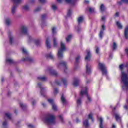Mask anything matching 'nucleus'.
I'll return each mask as SVG.
<instances>
[{"mask_svg":"<svg viewBox=\"0 0 128 128\" xmlns=\"http://www.w3.org/2000/svg\"><path fill=\"white\" fill-rule=\"evenodd\" d=\"M127 68L126 72H121V80L123 83V86H122V88L125 92L128 91V66Z\"/></svg>","mask_w":128,"mask_h":128,"instance_id":"1","label":"nucleus"},{"mask_svg":"<svg viewBox=\"0 0 128 128\" xmlns=\"http://www.w3.org/2000/svg\"><path fill=\"white\" fill-rule=\"evenodd\" d=\"M42 120L48 124H54L56 122V116L52 114H48L43 118Z\"/></svg>","mask_w":128,"mask_h":128,"instance_id":"2","label":"nucleus"},{"mask_svg":"<svg viewBox=\"0 0 128 128\" xmlns=\"http://www.w3.org/2000/svg\"><path fill=\"white\" fill-rule=\"evenodd\" d=\"M66 50V44L62 41L60 42V48L58 50V57L59 58H64V52Z\"/></svg>","mask_w":128,"mask_h":128,"instance_id":"3","label":"nucleus"},{"mask_svg":"<svg viewBox=\"0 0 128 128\" xmlns=\"http://www.w3.org/2000/svg\"><path fill=\"white\" fill-rule=\"evenodd\" d=\"M88 88L86 87L84 88L81 90L80 92V96H87L88 100L86 102V104H88V102H92V98H90V96L88 94Z\"/></svg>","mask_w":128,"mask_h":128,"instance_id":"4","label":"nucleus"},{"mask_svg":"<svg viewBox=\"0 0 128 128\" xmlns=\"http://www.w3.org/2000/svg\"><path fill=\"white\" fill-rule=\"evenodd\" d=\"M98 68L101 70L102 76H104L106 78L108 77V70L104 64L100 62L98 64Z\"/></svg>","mask_w":128,"mask_h":128,"instance_id":"5","label":"nucleus"},{"mask_svg":"<svg viewBox=\"0 0 128 128\" xmlns=\"http://www.w3.org/2000/svg\"><path fill=\"white\" fill-rule=\"evenodd\" d=\"M52 34H53V46L54 48H56L58 46V38L55 36L56 34V28L52 27Z\"/></svg>","mask_w":128,"mask_h":128,"instance_id":"6","label":"nucleus"},{"mask_svg":"<svg viewBox=\"0 0 128 128\" xmlns=\"http://www.w3.org/2000/svg\"><path fill=\"white\" fill-rule=\"evenodd\" d=\"M38 86L40 88V93L41 96H46V88L44 87V86H42V84L40 83H38Z\"/></svg>","mask_w":128,"mask_h":128,"instance_id":"7","label":"nucleus"},{"mask_svg":"<svg viewBox=\"0 0 128 128\" xmlns=\"http://www.w3.org/2000/svg\"><path fill=\"white\" fill-rule=\"evenodd\" d=\"M48 104H52V109L54 110L55 112H56L58 110V106H56V103H54V101L52 99H48Z\"/></svg>","mask_w":128,"mask_h":128,"instance_id":"8","label":"nucleus"},{"mask_svg":"<svg viewBox=\"0 0 128 128\" xmlns=\"http://www.w3.org/2000/svg\"><path fill=\"white\" fill-rule=\"evenodd\" d=\"M58 68H62V66L64 68V71H66V70L68 68V66H66V62L64 61L60 62L58 64Z\"/></svg>","mask_w":128,"mask_h":128,"instance_id":"9","label":"nucleus"},{"mask_svg":"<svg viewBox=\"0 0 128 128\" xmlns=\"http://www.w3.org/2000/svg\"><path fill=\"white\" fill-rule=\"evenodd\" d=\"M46 72H48V74H52V76H56V74H58V72L52 70V68H48L46 70Z\"/></svg>","mask_w":128,"mask_h":128,"instance_id":"10","label":"nucleus"},{"mask_svg":"<svg viewBox=\"0 0 128 128\" xmlns=\"http://www.w3.org/2000/svg\"><path fill=\"white\" fill-rule=\"evenodd\" d=\"M86 73L88 74H92V66L88 64H86Z\"/></svg>","mask_w":128,"mask_h":128,"instance_id":"11","label":"nucleus"},{"mask_svg":"<svg viewBox=\"0 0 128 128\" xmlns=\"http://www.w3.org/2000/svg\"><path fill=\"white\" fill-rule=\"evenodd\" d=\"M8 38L10 44H12L14 42V34L12 33H10L8 34Z\"/></svg>","mask_w":128,"mask_h":128,"instance_id":"12","label":"nucleus"},{"mask_svg":"<svg viewBox=\"0 0 128 128\" xmlns=\"http://www.w3.org/2000/svg\"><path fill=\"white\" fill-rule=\"evenodd\" d=\"M46 44L48 48H50L52 45H50V38L47 37L46 40Z\"/></svg>","mask_w":128,"mask_h":128,"instance_id":"13","label":"nucleus"},{"mask_svg":"<svg viewBox=\"0 0 128 128\" xmlns=\"http://www.w3.org/2000/svg\"><path fill=\"white\" fill-rule=\"evenodd\" d=\"M20 32L24 34H28V28L26 26H22L21 27Z\"/></svg>","mask_w":128,"mask_h":128,"instance_id":"14","label":"nucleus"},{"mask_svg":"<svg viewBox=\"0 0 128 128\" xmlns=\"http://www.w3.org/2000/svg\"><path fill=\"white\" fill-rule=\"evenodd\" d=\"M106 30V26L104 24L102 26V30L100 31L99 36L100 38H102V36H104V30Z\"/></svg>","mask_w":128,"mask_h":128,"instance_id":"15","label":"nucleus"},{"mask_svg":"<svg viewBox=\"0 0 128 128\" xmlns=\"http://www.w3.org/2000/svg\"><path fill=\"white\" fill-rule=\"evenodd\" d=\"M78 84H80V79L78 78H74L72 82L74 86H78Z\"/></svg>","mask_w":128,"mask_h":128,"instance_id":"16","label":"nucleus"},{"mask_svg":"<svg viewBox=\"0 0 128 128\" xmlns=\"http://www.w3.org/2000/svg\"><path fill=\"white\" fill-rule=\"evenodd\" d=\"M127 66H128V62L126 64H120L119 66V68L122 72H123L122 70H124V68H127Z\"/></svg>","mask_w":128,"mask_h":128,"instance_id":"17","label":"nucleus"},{"mask_svg":"<svg viewBox=\"0 0 128 128\" xmlns=\"http://www.w3.org/2000/svg\"><path fill=\"white\" fill-rule=\"evenodd\" d=\"M85 60L87 62L90 60V50L86 51V55L85 57Z\"/></svg>","mask_w":128,"mask_h":128,"instance_id":"18","label":"nucleus"},{"mask_svg":"<svg viewBox=\"0 0 128 128\" xmlns=\"http://www.w3.org/2000/svg\"><path fill=\"white\" fill-rule=\"evenodd\" d=\"M83 125L86 128H88L90 126V124L88 123V120L84 119L83 121Z\"/></svg>","mask_w":128,"mask_h":128,"instance_id":"19","label":"nucleus"},{"mask_svg":"<svg viewBox=\"0 0 128 128\" xmlns=\"http://www.w3.org/2000/svg\"><path fill=\"white\" fill-rule=\"evenodd\" d=\"M32 60H34L30 56H28L27 58H24L22 59V62H32Z\"/></svg>","mask_w":128,"mask_h":128,"instance_id":"20","label":"nucleus"},{"mask_svg":"<svg viewBox=\"0 0 128 128\" xmlns=\"http://www.w3.org/2000/svg\"><path fill=\"white\" fill-rule=\"evenodd\" d=\"M115 118H116V122H120V120H122V117L120 116V114L118 113L115 114Z\"/></svg>","mask_w":128,"mask_h":128,"instance_id":"21","label":"nucleus"},{"mask_svg":"<svg viewBox=\"0 0 128 128\" xmlns=\"http://www.w3.org/2000/svg\"><path fill=\"white\" fill-rule=\"evenodd\" d=\"M6 62L7 64H14V60L10 58H6Z\"/></svg>","mask_w":128,"mask_h":128,"instance_id":"22","label":"nucleus"},{"mask_svg":"<svg viewBox=\"0 0 128 128\" xmlns=\"http://www.w3.org/2000/svg\"><path fill=\"white\" fill-rule=\"evenodd\" d=\"M67 4H74L76 2V0H65Z\"/></svg>","mask_w":128,"mask_h":128,"instance_id":"23","label":"nucleus"},{"mask_svg":"<svg viewBox=\"0 0 128 128\" xmlns=\"http://www.w3.org/2000/svg\"><path fill=\"white\" fill-rule=\"evenodd\" d=\"M38 80H41L42 82H44L46 80V78L44 76H39L38 77Z\"/></svg>","mask_w":128,"mask_h":128,"instance_id":"24","label":"nucleus"},{"mask_svg":"<svg viewBox=\"0 0 128 128\" xmlns=\"http://www.w3.org/2000/svg\"><path fill=\"white\" fill-rule=\"evenodd\" d=\"M116 48H118V45L116 42H114L112 45V50H116Z\"/></svg>","mask_w":128,"mask_h":128,"instance_id":"25","label":"nucleus"},{"mask_svg":"<svg viewBox=\"0 0 128 128\" xmlns=\"http://www.w3.org/2000/svg\"><path fill=\"white\" fill-rule=\"evenodd\" d=\"M22 10H25L26 12H28V10H30V6L28 5H24L22 7Z\"/></svg>","mask_w":128,"mask_h":128,"instance_id":"26","label":"nucleus"},{"mask_svg":"<svg viewBox=\"0 0 128 128\" xmlns=\"http://www.w3.org/2000/svg\"><path fill=\"white\" fill-rule=\"evenodd\" d=\"M78 24H82V22H84V16H80L78 18Z\"/></svg>","mask_w":128,"mask_h":128,"instance_id":"27","label":"nucleus"},{"mask_svg":"<svg viewBox=\"0 0 128 128\" xmlns=\"http://www.w3.org/2000/svg\"><path fill=\"white\" fill-rule=\"evenodd\" d=\"M98 120L100 122V128H104V126H102V122H103L102 118V117H100L99 118H98Z\"/></svg>","mask_w":128,"mask_h":128,"instance_id":"28","label":"nucleus"},{"mask_svg":"<svg viewBox=\"0 0 128 128\" xmlns=\"http://www.w3.org/2000/svg\"><path fill=\"white\" fill-rule=\"evenodd\" d=\"M61 100L64 104H66V98H64V94L62 95Z\"/></svg>","mask_w":128,"mask_h":128,"instance_id":"29","label":"nucleus"},{"mask_svg":"<svg viewBox=\"0 0 128 128\" xmlns=\"http://www.w3.org/2000/svg\"><path fill=\"white\" fill-rule=\"evenodd\" d=\"M22 52L24 54H26L27 56H28V50H26V48L22 47Z\"/></svg>","mask_w":128,"mask_h":128,"instance_id":"30","label":"nucleus"},{"mask_svg":"<svg viewBox=\"0 0 128 128\" xmlns=\"http://www.w3.org/2000/svg\"><path fill=\"white\" fill-rule=\"evenodd\" d=\"M2 128H8V121L5 120L2 122Z\"/></svg>","mask_w":128,"mask_h":128,"instance_id":"31","label":"nucleus"},{"mask_svg":"<svg viewBox=\"0 0 128 128\" xmlns=\"http://www.w3.org/2000/svg\"><path fill=\"white\" fill-rule=\"evenodd\" d=\"M16 6L14 5L12 7V14H16Z\"/></svg>","mask_w":128,"mask_h":128,"instance_id":"32","label":"nucleus"},{"mask_svg":"<svg viewBox=\"0 0 128 128\" xmlns=\"http://www.w3.org/2000/svg\"><path fill=\"white\" fill-rule=\"evenodd\" d=\"M5 22L7 26H10V18H6Z\"/></svg>","mask_w":128,"mask_h":128,"instance_id":"33","label":"nucleus"},{"mask_svg":"<svg viewBox=\"0 0 128 128\" xmlns=\"http://www.w3.org/2000/svg\"><path fill=\"white\" fill-rule=\"evenodd\" d=\"M20 108H22V110H26V105L24 104L22 102H20Z\"/></svg>","mask_w":128,"mask_h":128,"instance_id":"34","label":"nucleus"},{"mask_svg":"<svg viewBox=\"0 0 128 128\" xmlns=\"http://www.w3.org/2000/svg\"><path fill=\"white\" fill-rule=\"evenodd\" d=\"M5 116L7 118H8V120H11L12 115L10 114L8 112L6 113Z\"/></svg>","mask_w":128,"mask_h":128,"instance_id":"35","label":"nucleus"},{"mask_svg":"<svg viewBox=\"0 0 128 128\" xmlns=\"http://www.w3.org/2000/svg\"><path fill=\"white\" fill-rule=\"evenodd\" d=\"M12 2L15 4H20L22 0H12Z\"/></svg>","mask_w":128,"mask_h":128,"instance_id":"36","label":"nucleus"},{"mask_svg":"<svg viewBox=\"0 0 128 128\" xmlns=\"http://www.w3.org/2000/svg\"><path fill=\"white\" fill-rule=\"evenodd\" d=\"M92 116H94V114H92V113H90L88 115V118L92 120V122H94V118H92Z\"/></svg>","mask_w":128,"mask_h":128,"instance_id":"37","label":"nucleus"},{"mask_svg":"<svg viewBox=\"0 0 128 128\" xmlns=\"http://www.w3.org/2000/svg\"><path fill=\"white\" fill-rule=\"evenodd\" d=\"M46 56L48 58H54V55H52V53L46 54Z\"/></svg>","mask_w":128,"mask_h":128,"instance_id":"38","label":"nucleus"},{"mask_svg":"<svg viewBox=\"0 0 128 128\" xmlns=\"http://www.w3.org/2000/svg\"><path fill=\"white\" fill-rule=\"evenodd\" d=\"M116 26H118V28H122V24H120V22H116Z\"/></svg>","mask_w":128,"mask_h":128,"instance_id":"39","label":"nucleus"},{"mask_svg":"<svg viewBox=\"0 0 128 128\" xmlns=\"http://www.w3.org/2000/svg\"><path fill=\"white\" fill-rule=\"evenodd\" d=\"M70 40H72V35H69L66 38V42H70Z\"/></svg>","mask_w":128,"mask_h":128,"instance_id":"40","label":"nucleus"},{"mask_svg":"<svg viewBox=\"0 0 128 128\" xmlns=\"http://www.w3.org/2000/svg\"><path fill=\"white\" fill-rule=\"evenodd\" d=\"M100 10L101 12H104V10H106V8H104V4H102L100 6Z\"/></svg>","mask_w":128,"mask_h":128,"instance_id":"41","label":"nucleus"},{"mask_svg":"<svg viewBox=\"0 0 128 128\" xmlns=\"http://www.w3.org/2000/svg\"><path fill=\"white\" fill-rule=\"evenodd\" d=\"M122 2H124L125 4H128V0H121V2H118V4H122Z\"/></svg>","mask_w":128,"mask_h":128,"instance_id":"42","label":"nucleus"},{"mask_svg":"<svg viewBox=\"0 0 128 128\" xmlns=\"http://www.w3.org/2000/svg\"><path fill=\"white\" fill-rule=\"evenodd\" d=\"M76 102H77L78 106H80V104H82V98H78Z\"/></svg>","mask_w":128,"mask_h":128,"instance_id":"43","label":"nucleus"},{"mask_svg":"<svg viewBox=\"0 0 128 128\" xmlns=\"http://www.w3.org/2000/svg\"><path fill=\"white\" fill-rule=\"evenodd\" d=\"M40 40H35V44H36V46H38L40 45Z\"/></svg>","mask_w":128,"mask_h":128,"instance_id":"44","label":"nucleus"},{"mask_svg":"<svg viewBox=\"0 0 128 128\" xmlns=\"http://www.w3.org/2000/svg\"><path fill=\"white\" fill-rule=\"evenodd\" d=\"M88 10L90 12H94V8H88Z\"/></svg>","mask_w":128,"mask_h":128,"instance_id":"45","label":"nucleus"},{"mask_svg":"<svg viewBox=\"0 0 128 128\" xmlns=\"http://www.w3.org/2000/svg\"><path fill=\"white\" fill-rule=\"evenodd\" d=\"M72 10L70 9L68 10V14H67V16H70L72 15Z\"/></svg>","mask_w":128,"mask_h":128,"instance_id":"46","label":"nucleus"},{"mask_svg":"<svg viewBox=\"0 0 128 128\" xmlns=\"http://www.w3.org/2000/svg\"><path fill=\"white\" fill-rule=\"evenodd\" d=\"M126 102L127 104V105L124 106V108H125V110H128V98L126 100Z\"/></svg>","mask_w":128,"mask_h":128,"instance_id":"47","label":"nucleus"},{"mask_svg":"<svg viewBox=\"0 0 128 128\" xmlns=\"http://www.w3.org/2000/svg\"><path fill=\"white\" fill-rule=\"evenodd\" d=\"M95 48H96V54H98V52H100V48H98V47L96 46L95 47Z\"/></svg>","mask_w":128,"mask_h":128,"instance_id":"48","label":"nucleus"},{"mask_svg":"<svg viewBox=\"0 0 128 128\" xmlns=\"http://www.w3.org/2000/svg\"><path fill=\"white\" fill-rule=\"evenodd\" d=\"M120 103H118L116 104V106L114 108V110H116V108H120Z\"/></svg>","mask_w":128,"mask_h":128,"instance_id":"49","label":"nucleus"},{"mask_svg":"<svg viewBox=\"0 0 128 128\" xmlns=\"http://www.w3.org/2000/svg\"><path fill=\"white\" fill-rule=\"evenodd\" d=\"M62 82L64 86H66V79H62Z\"/></svg>","mask_w":128,"mask_h":128,"instance_id":"50","label":"nucleus"},{"mask_svg":"<svg viewBox=\"0 0 128 128\" xmlns=\"http://www.w3.org/2000/svg\"><path fill=\"white\" fill-rule=\"evenodd\" d=\"M75 29L78 32H80V28L79 26H76L75 27Z\"/></svg>","mask_w":128,"mask_h":128,"instance_id":"51","label":"nucleus"},{"mask_svg":"<svg viewBox=\"0 0 128 128\" xmlns=\"http://www.w3.org/2000/svg\"><path fill=\"white\" fill-rule=\"evenodd\" d=\"M58 92V90L57 88L54 89V94H56Z\"/></svg>","mask_w":128,"mask_h":128,"instance_id":"52","label":"nucleus"},{"mask_svg":"<svg viewBox=\"0 0 128 128\" xmlns=\"http://www.w3.org/2000/svg\"><path fill=\"white\" fill-rule=\"evenodd\" d=\"M40 10H42V8H40V7H38L36 8L35 12H40Z\"/></svg>","mask_w":128,"mask_h":128,"instance_id":"53","label":"nucleus"},{"mask_svg":"<svg viewBox=\"0 0 128 128\" xmlns=\"http://www.w3.org/2000/svg\"><path fill=\"white\" fill-rule=\"evenodd\" d=\"M46 18V14H44L42 16V20H44V18Z\"/></svg>","mask_w":128,"mask_h":128,"instance_id":"54","label":"nucleus"},{"mask_svg":"<svg viewBox=\"0 0 128 128\" xmlns=\"http://www.w3.org/2000/svg\"><path fill=\"white\" fill-rule=\"evenodd\" d=\"M56 83L58 86H60V84H62V82H60V80H56Z\"/></svg>","mask_w":128,"mask_h":128,"instance_id":"55","label":"nucleus"},{"mask_svg":"<svg viewBox=\"0 0 128 128\" xmlns=\"http://www.w3.org/2000/svg\"><path fill=\"white\" fill-rule=\"evenodd\" d=\"M41 4H44L46 2V0H39Z\"/></svg>","mask_w":128,"mask_h":128,"instance_id":"56","label":"nucleus"},{"mask_svg":"<svg viewBox=\"0 0 128 128\" xmlns=\"http://www.w3.org/2000/svg\"><path fill=\"white\" fill-rule=\"evenodd\" d=\"M52 8L54 10H56V5H54V4H52Z\"/></svg>","mask_w":128,"mask_h":128,"instance_id":"57","label":"nucleus"},{"mask_svg":"<svg viewBox=\"0 0 128 128\" xmlns=\"http://www.w3.org/2000/svg\"><path fill=\"white\" fill-rule=\"evenodd\" d=\"M59 118H60L61 122H64V119H63L62 116V115L59 116Z\"/></svg>","mask_w":128,"mask_h":128,"instance_id":"58","label":"nucleus"},{"mask_svg":"<svg viewBox=\"0 0 128 128\" xmlns=\"http://www.w3.org/2000/svg\"><path fill=\"white\" fill-rule=\"evenodd\" d=\"M80 56H78V57L76 58V62H78V60H80Z\"/></svg>","mask_w":128,"mask_h":128,"instance_id":"59","label":"nucleus"},{"mask_svg":"<svg viewBox=\"0 0 128 128\" xmlns=\"http://www.w3.org/2000/svg\"><path fill=\"white\" fill-rule=\"evenodd\" d=\"M42 104L43 108H46V103H44V102H42Z\"/></svg>","mask_w":128,"mask_h":128,"instance_id":"60","label":"nucleus"},{"mask_svg":"<svg viewBox=\"0 0 128 128\" xmlns=\"http://www.w3.org/2000/svg\"><path fill=\"white\" fill-rule=\"evenodd\" d=\"M28 128H33L34 126H32V124H28Z\"/></svg>","mask_w":128,"mask_h":128,"instance_id":"61","label":"nucleus"},{"mask_svg":"<svg viewBox=\"0 0 128 128\" xmlns=\"http://www.w3.org/2000/svg\"><path fill=\"white\" fill-rule=\"evenodd\" d=\"M112 128H116V124H112Z\"/></svg>","mask_w":128,"mask_h":128,"instance_id":"62","label":"nucleus"},{"mask_svg":"<svg viewBox=\"0 0 128 128\" xmlns=\"http://www.w3.org/2000/svg\"><path fill=\"white\" fill-rule=\"evenodd\" d=\"M84 2V4H88V2H90V1H88V0H85Z\"/></svg>","mask_w":128,"mask_h":128,"instance_id":"63","label":"nucleus"},{"mask_svg":"<svg viewBox=\"0 0 128 128\" xmlns=\"http://www.w3.org/2000/svg\"><path fill=\"white\" fill-rule=\"evenodd\" d=\"M64 0H57V2L59 3L60 4L61 2H62V1Z\"/></svg>","mask_w":128,"mask_h":128,"instance_id":"64","label":"nucleus"}]
</instances>
